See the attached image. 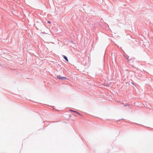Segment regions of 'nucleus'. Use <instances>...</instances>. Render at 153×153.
<instances>
[{"mask_svg":"<svg viewBox=\"0 0 153 153\" xmlns=\"http://www.w3.org/2000/svg\"><path fill=\"white\" fill-rule=\"evenodd\" d=\"M127 59H128V58H127Z\"/></svg>","mask_w":153,"mask_h":153,"instance_id":"423d86ee","label":"nucleus"},{"mask_svg":"<svg viewBox=\"0 0 153 153\" xmlns=\"http://www.w3.org/2000/svg\"><path fill=\"white\" fill-rule=\"evenodd\" d=\"M63 57H64V59L66 60V61H68V59H67V57L65 56H63Z\"/></svg>","mask_w":153,"mask_h":153,"instance_id":"f257e3e1","label":"nucleus"},{"mask_svg":"<svg viewBox=\"0 0 153 153\" xmlns=\"http://www.w3.org/2000/svg\"><path fill=\"white\" fill-rule=\"evenodd\" d=\"M57 78L59 79H62V77H60V76H57Z\"/></svg>","mask_w":153,"mask_h":153,"instance_id":"f03ea898","label":"nucleus"},{"mask_svg":"<svg viewBox=\"0 0 153 153\" xmlns=\"http://www.w3.org/2000/svg\"><path fill=\"white\" fill-rule=\"evenodd\" d=\"M71 111H73L74 112H75V113H77L78 114H79V113H78V112H76V111H72V110H71Z\"/></svg>","mask_w":153,"mask_h":153,"instance_id":"7ed1b4c3","label":"nucleus"},{"mask_svg":"<svg viewBox=\"0 0 153 153\" xmlns=\"http://www.w3.org/2000/svg\"><path fill=\"white\" fill-rule=\"evenodd\" d=\"M48 23L50 24V23H51V22L50 21H48Z\"/></svg>","mask_w":153,"mask_h":153,"instance_id":"39448f33","label":"nucleus"},{"mask_svg":"<svg viewBox=\"0 0 153 153\" xmlns=\"http://www.w3.org/2000/svg\"><path fill=\"white\" fill-rule=\"evenodd\" d=\"M67 79V78L66 77H62V79Z\"/></svg>","mask_w":153,"mask_h":153,"instance_id":"20e7f679","label":"nucleus"}]
</instances>
